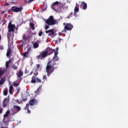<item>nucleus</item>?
I'll return each mask as SVG.
<instances>
[{
    "label": "nucleus",
    "mask_w": 128,
    "mask_h": 128,
    "mask_svg": "<svg viewBox=\"0 0 128 128\" xmlns=\"http://www.w3.org/2000/svg\"><path fill=\"white\" fill-rule=\"evenodd\" d=\"M59 58L57 56H54L52 60L49 61L46 66V72H47L48 76H50L54 72L55 69L57 68L54 67V66L56 64V62L58 61Z\"/></svg>",
    "instance_id": "nucleus-1"
},
{
    "label": "nucleus",
    "mask_w": 128,
    "mask_h": 128,
    "mask_svg": "<svg viewBox=\"0 0 128 128\" xmlns=\"http://www.w3.org/2000/svg\"><path fill=\"white\" fill-rule=\"evenodd\" d=\"M44 21L49 26H54L58 24L57 20H54L53 16H50L48 20H45Z\"/></svg>",
    "instance_id": "nucleus-2"
},
{
    "label": "nucleus",
    "mask_w": 128,
    "mask_h": 128,
    "mask_svg": "<svg viewBox=\"0 0 128 128\" xmlns=\"http://www.w3.org/2000/svg\"><path fill=\"white\" fill-rule=\"evenodd\" d=\"M34 76H32V78L31 83L36 84V82H41L42 80L38 78V77H36V76L38 74V72H36L34 73Z\"/></svg>",
    "instance_id": "nucleus-3"
},
{
    "label": "nucleus",
    "mask_w": 128,
    "mask_h": 128,
    "mask_svg": "<svg viewBox=\"0 0 128 128\" xmlns=\"http://www.w3.org/2000/svg\"><path fill=\"white\" fill-rule=\"evenodd\" d=\"M16 26L14 24H12V22H10L8 24V36L10 35V32H14V28Z\"/></svg>",
    "instance_id": "nucleus-4"
},
{
    "label": "nucleus",
    "mask_w": 128,
    "mask_h": 128,
    "mask_svg": "<svg viewBox=\"0 0 128 128\" xmlns=\"http://www.w3.org/2000/svg\"><path fill=\"white\" fill-rule=\"evenodd\" d=\"M74 28V26L71 24H66V26L64 28V30L62 31V33H64L66 32V30L68 31H70L72 30V29Z\"/></svg>",
    "instance_id": "nucleus-5"
},
{
    "label": "nucleus",
    "mask_w": 128,
    "mask_h": 128,
    "mask_svg": "<svg viewBox=\"0 0 128 128\" xmlns=\"http://www.w3.org/2000/svg\"><path fill=\"white\" fill-rule=\"evenodd\" d=\"M13 108L15 110V111L12 112V116H14V114L18 112L21 110V108L18 106H13Z\"/></svg>",
    "instance_id": "nucleus-6"
},
{
    "label": "nucleus",
    "mask_w": 128,
    "mask_h": 128,
    "mask_svg": "<svg viewBox=\"0 0 128 128\" xmlns=\"http://www.w3.org/2000/svg\"><path fill=\"white\" fill-rule=\"evenodd\" d=\"M58 4L60 5H62V4H61L58 2V1H56V2H54L52 3V8L55 11H57L58 10V8H56V6H58Z\"/></svg>",
    "instance_id": "nucleus-7"
},
{
    "label": "nucleus",
    "mask_w": 128,
    "mask_h": 128,
    "mask_svg": "<svg viewBox=\"0 0 128 128\" xmlns=\"http://www.w3.org/2000/svg\"><path fill=\"white\" fill-rule=\"evenodd\" d=\"M45 50H46V52L47 54H48V56H50V55L52 54L55 51L54 50H52V48H46Z\"/></svg>",
    "instance_id": "nucleus-8"
},
{
    "label": "nucleus",
    "mask_w": 128,
    "mask_h": 128,
    "mask_svg": "<svg viewBox=\"0 0 128 128\" xmlns=\"http://www.w3.org/2000/svg\"><path fill=\"white\" fill-rule=\"evenodd\" d=\"M41 58L40 59L42 60V58H45L46 57H47L48 55L47 54L46 50H44L40 54Z\"/></svg>",
    "instance_id": "nucleus-9"
},
{
    "label": "nucleus",
    "mask_w": 128,
    "mask_h": 128,
    "mask_svg": "<svg viewBox=\"0 0 128 128\" xmlns=\"http://www.w3.org/2000/svg\"><path fill=\"white\" fill-rule=\"evenodd\" d=\"M38 104V100H36L32 99L29 102V104L31 106Z\"/></svg>",
    "instance_id": "nucleus-10"
},
{
    "label": "nucleus",
    "mask_w": 128,
    "mask_h": 128,
    "mask_svg": "<svg viewBox=\"0 0 128 128\" xmlns=\"http://www.w3.org/2000/svg\"><path fill=\"white\" fill-rule=\"evenodd\" d=\"M46 33L48 34L49 36H52L54 35L55 32H54V30L52 29L46 31Z\"/></svg>",
    "instance_id": "nucleus-11"
},
{
    "label": "nucleus",
    "mask_w": 128,
    "mask_h": 128,
    "mask_svg": "<svg viewBox=\"0 0 128 128\" xmlns=\"http://www.w3.org/2000/svg\"><path fill=\"white\" fill-rule=\"evenodd\" d=\"M8 102V99L7 98H6L4 99L3 102H2V106L3 108H6V104Z\"/></svg>",
    "instance_id": "nucleus-12"
},
{
    "label": "nucleus",
    "mask_w": 128,
    "mask_h": 128,
    "mask_svg": "<svg viewBox=\"0 0 128 128\" xmlns=\"http://www.w3.org/2000/svg\"><path fill=\"white\" fill-rule=\"evenodd\" d=\"M24 72L22 71V70H20L18 73L17 76L18 78H20L23 76Z\"/></svg>",
    "instance_id": "nucleus-13"
},
{
    "label": "nucleus",
    "mask_w": 128,
    "mask_h": 128,
    "mask_svg": "<svg viewBox=\"0 0 128 128\" xmlns=\"http://www.w3.org/2000/svg\"><path fill=\"white\" fill-rule=\"evenodd\" d=\"M18 62L16 63V64H14L12 68L14 70H16L18 68Z\"/></svg>",
    "instance_id": "nucleus-14"
},
{
    "label": "nucleus",
    "mask_w": 128,
    "mask_h": 128,
    "mask_svg": "<svg viewBox=\"0 0 128 128\" xmlns=\"http://www.w3.org/2000/svg\"><path fill=\"white\" fill-rule=\"evenodd\" d=\"M74 12H75L77 13L79 12V5L76 3V6L74 8Z\"/></svg>",
    "instance_id": "nucleus-15"
},
{
    "label": "nucleus",
    "mask_w": 128,
    "mask_h": 128,
    "mask_svg": "<svg viewBox=\"0 0 128 128\" xmlns=\"http://www.w3.org/2000/svg\"><path fill=\"white\" fill-rule=\"evenodd\" d=\"M16 10H17V7H16V6H13L12 7L11 10H10V12H16Z\"/></svg>",
    "instance_id": "nucleus-16"
},
{
    "label": "nucleus",
    "mask_w": 128,
    "mask_h": 128,
    "mask_svg": "<svg viewBox=\"0 0 128 128\" xmlns=\"http://www.w3.org/2000/svg\"><path fill=\"white\" fill-rule=\"evenodd\" d=\"M6 80V78H1L0 80V86L2 85L4 83Z\"/></svg>",
    "instance_id": "nucleus-17"
},
{
    "label": "nucleus",
    "mask_w": 128,
    "mask_h": 128,
    "mask_svg": "<svg viewBox=\"0 0 128 128\" xmlns=\"http://www.w3.org/2000/svg\"><path fill=\"white\" fill-rule=\"evenodd\" d=\"M29 106H30V104H26V106L24 108V110H28V114H30V111L29 110Z\"/></svg>",
    "instance_id": "nucleus-18"
},
{
    "label": "nucleus",
    "mask_w": 128,
    "mask_h": 128,
    "mask_svg": "<svg viewBox=\"0 0 128 128\" xmlns=\"http://www.w3.org/2000/svg\"><path fill=\"white\" fill-rule=\"evenodd\" d=\"M82 4L83 5V10H86L87 8V4L85 2H82Z\"/></svg>",
    "instance_id": "nucleus-19"
},
{
    "label": "nucleus",
    "mask_w": 128,
    "mask_h": 128,
    "mask_svg": "<svg viewBox=\"0 0 128 128\" xmlns=\"http://www.w3.org/2000/svg\"><path fill=\"white\" fill-rule=\"evenodd\" d=\"M22 10H23L22 7H16V12H22Z\"/></svg>",
    "instance_id": "nucleus-20"
},
{
    "label": "nucleus",
    "mask_w": 128,
    "mask_h": 128,
    "mask_svg": "<svg viewBox=\"0 0 128 128\" xmlns=\"http://www.w3.org/2000/svg\"><path fill=\"white\" fill-rule=\"evenodd\" d=\"M39 46V44L38 42H35L33 44V48H36Z\"/></svg>",
    "instance_id": "nucleus-21"
},
{
    "label": "nucleus",
    "mask_w": 128,
    "mask_h": 128,
    "mask_svg": "<svg viewBox=\"0 0 128 128\" xmlns=\"http://www.w3.org/2000/svg\"><path fill=\"white\" fill-rule=\"evenodd\" d=\"M14 89V88L12 86H10V88H9V92L10 94H12V90Z\"/></svg>",
    "instance_id": "nucleus-22"
},
{
    "label": "nucleus",
    "mask_w": 128,
    "mask_h": 128,
    "mask_svg": "<svg viewBox=\"0 0 128 128\" xmlns=\"http://www.w3.org/2000/svg\"><path fill=\"white\" fill-rule=\"evenodd\" d=\"M4 92V95L6 96L8 95V89L7 88H6L3 92Z\"/></svg>",
    "instance_id": "nucleus-23"
},
{
    "label": "nucleus",
    "mask_w": 128,
    "mask_h": 128,
    "mask_svg": "<svg viewBox=\"0 0 128 128\" xmlns=\"http://www.w3.org/2000/svg\"><path fill=\"white\" fill-rule=\"evenodd\" d=\"M12 53V50L10 48L8 50V52H7V53H6V56L8 57L9 56L10 54Z\"/></svg>",
    "instance_id": "nucleus-24"
},
{
    "label": "nucleus",
    "mask_w": 128,
    "mask_h": 128,
    "mask_svg": "<svg viewBox=\"0 0 128 128\" xmlns=\"http://www.w3.org/2000/svg\"><path fill=\"white\" fill-rule=\"evenodd\" d=\"M30 26L32 30H35V28L34 27V24L33 23L30 22Z\"/></svg>",
    "instance_id": "nucleus-25"
},
{
    "label": "nucleus",
    "mask_w": 128,
    "mask_h": 128,
    "mask_svg": "<svg viewBox=\"0 0 128 128\" xmlns=\"http://www.w3.org/2000/svg\"><path fill=\"white\" fill-rule=\"evenodd\" d=\"M29 53H28V52H25L24 54H23V56L24 58H28V55Z\"/></svg>",
    "instance_id": "nucleus-26"
},
{
    "label": "nucleus",
    "mask_w": 128,
    "mask_h": 128,
    "mask_svg": "<svg viewBox=\"0 0 128 128\" xmlns=\"http://www.w3.org/2000/svg\"><path fill=\"white\" fill-rule=\"evenodd\" d=\"M9 114H10V111H9V110H8V111L6 112V114H4V118H5V117H8V116Z\"/></svg>",
    "instance_id": "nucleus-27"
},
{
    "label": "nucleus",
    "mask_w": 128,
    "mask_h": 128,
    "mask_svg": "<svg viewBox=\"0 0 128 128\" xmlns=\"http://www.w3.org/2000/svg\"><path fill=\"white\" fill-rule=\"evenodd\" d=\"M4 73V70L0 68V77L1 78Z\"/></svg>",
    "instance_id": "nucleus-28"
},
{
    "label": "nucleus",
    "mask_w": 128,
    "mask_h": 128,
    "mask_svg": "<svg viewBox=\"0 0 128 128\" xmlns=\"http://www.w3.org/2000/svg\"><path fill=\"white\" fill-rule=\"evenodd\" d=\"M16 102L18 104H22V100H16Z\"/></svg>",
    "instance_id": "nucleus-29"
},
{
    "label": "nucleus",
    "mask_w": 128,
    "mask_h": 128,
    "mask_svg": "<svg viewBox=\"0 0 128 128\" xmlns=\"http://www.w3.org/2000/svg\"><path fill=\"white\" fill-rule=\"evenodd\" d=\"M42 90V86H40L39 88H38L37 90L35 92V93H39V92Z\"/></svg>",
    "instance_id": "nucleus-30"
},
{
    "label": "nucleus",
    "mask_w": 128,
    "mask_h": 128,
    "mask_svg": "<svg viewBox=\"0 0 128 128\" xmlns=\"http://www.w3.org/2000/svg\"><path fill=\"white\" fill-rule=\"evenodd\" d=\"M42 79H43L44 80V82H42V83L44 84V82L45 81L44 80H47V78H46V75H44V76H43Z\"/></svg>",
    "instance_id": "nucleus-31"
},
{
    "label": "nucleus",
    "mask_w": 128,
    "mask_h": 128,
    "mask_svg": "<svg viewBox=\"0 0 128 128\" xmlns=\"http://www.w3.org/2000/svg\"><path fill=\"white\" fill-rule=\"evenodd\" d=\"M23 40L24 41L27 40V37L26 36L25 34H24L23 36Z\"/></svg>",
    "instance_id": "nucleus-32"
},
{
    "label": "nucleus",
    "mask_w": 128,
    "mask_h": 128,
    "mask_svg": "<svg viewBox=\"0 0 128 128\" xmlns=\"http://www.w3.org/2000/svg\"><path fill=\"white\" fill-rule=\"evenodd\" d=\"M30 50H31V48L30 47H28V50H27L26 52H28V54H30Z\"/></svg>",
    "instance_id": "nucleus-33"
},
{
    "label": "nucleus",
    "mask_w": 128,
    "mask_h": 128,
    "mask_svg": "<svg viewBox=\"0 0 128 128\" xmlns=\"http://www.w3.org/2000/svg\"><path fill=\"white\" fill-rule=\"evenodd\" d=\"M13 86H14V87H16V86H19V84H17V83H16V82H14V83L13 84Z\"/></svg>",
    "instance_id": "nucleus-34"
},
{
    "label": "nucleus",
    "mask_w": 128,
    "mask_h": 128,
    "mask_svg": "<svg viewBox=\"0 0 128 128\" xmlns=\"http://www.w3.org/2000/svg\"><path fill=\"white\" fill-rule=\"evenodd\" d=\"M9 64L8 62H6V68H8L9 66Z\"/></svg>",
    "instance_id": "nucleus-35"
},
{
    "label": "nucleus",
    "mask_w": 128,
    "mask_h": 128,
    "mask_svg": "<svg viewBox=\"0 0 128 128\" xmlns=\"http://www.w3.org/2000/svg\"><path fill=\"white\" fill-rule=\"evenodd\" d=\"M16 90H17V93H18V94H19V92L20 90V87L18 88H16Z\"/></svg>",
    "instance_id": "nucleus-36"
},
{
    "label": "nucleus",
    "mask_w": 128,
    "mask_h": 128,
    "mask_svg": "<svg viewBox=\"0 0 128 128\" xmlns=\"http://www.w3.org/2000/svg\"><path fill=\"white\" fill-rule=\"evenodd\" d=\"M27 100H28L27 98H23L22 101L24 102L27 101Z\"/></svg>",
    "instance_id": "nucleus-37"
},
{
    "label": "nucleus",
    "mask_w": 128,
    "mask_h": 128,
    "mask_svg": "<svg viewBox=\"0 0 128 128\" xmlns=\"http://www.w3.org/2000/svg\"><path fill=\"white\" fill-rule=\"evenodd\" d=\"M48 26V25H47V26H45V30H47L49 28H50V26Z\"/></svg>",
    "instance_id": "nucleus-38"
},
{
    "label": "nucleus",
    "mask_w": 128,
    "mask_h": 128,
    "mask_svg": "<svg viewBox=\"0 0 128 128\" xmlns=\"http://www.w3.org/2000/svg\"><path fill=\"white\" fill-rule=\"evenodd\" d=\"M58 52H54V56H57V55L58 54Z\"/></svg>",
    "instance_id": "nucleus-39"
},
{
    "label": "nucleus",
    "mask_w": 128,
    "mask_h": 128,
    "mask_svg": "<svg viewBox=\"0 0 128 128\" xmlns=\"http://www.w3.org/2000/svg\"><path fill=\"white\" fill-rule=\"evenodd\" d=\"M42 58V56H41V54H40V56H36V58L39 60H40V58Z\"/></svg>",
    "instance_id": "nucleus-40"
},
{
    "label": "nucleus",
    "mask_w": 128,
    "mask_h": 128,
    "mask_svg": "<svg viewBox=\"0 0 128 128\" xmlns=\"http://www.w3.org/2000/svg\"><path fill=\"white\" fill-rule=\"evenodd\" d=\"M42 35V32H40L38 34L39 36H41Z\"/></svg>",
    "instance_id": "nucleus-41"
},
{
    "label": "nucleus",
    "mask_w": 128,
    "mask_h": 128,
    "mask_svg": "<svg viewBox=\"0 0 128 128\" xmlns=\"http://www.w3.org/2000/svg\"><path fill=\"white\" fill-rule=\"evenodd\" d=\"M36 68L38 69L40 67V65L39 64H36Z\"/></svg>",
    "instance_id": "nucleus-42"
},
{
    "label": "nucleus",
    "mask_w": 128,
    "mask_h": 128,
    "mask_svg": "<svg viewBox=\"0 0 128 128\" xmlns=\"http://www.w3.org/2000/svg\"><path fill=\"white\" fill-rule=\"evenodd\" d=\"M2 108H0V114H2Z\"/></svg>",
    "instance_id": "nucleus-43"
},
{
    "label": "nucleus",
    "mask_w": 128,
    "mask_h": 128,
    "mask_svg": "<svg viewBox=\"0 0 128 128\" xmlns=\"http://www.w3.org/2000/svg\"><path fill=\"white\" fill-rule=\"evenodd\" d=\"M9 64L12 62L11 60H10L8 62H6Z\"/></svg>",
    "instance_id": "nucleus-44"
},
{
    "label": "nucleus",
    "mask_w": 128,
    "mask_h": 128,
    "mask_svg": "<svg viewBox=\"0 0 128 128\" xmlns=\"http://www.w3.org/2000/svg\"><path fill=\"white\" fill-rule=\"evenodd\" d=\"M73 14L72 12H71V13L69 14V16L72 17V14Z\"/></svg>",
    "instance_id": "nucleus-45"
},
{
    "label": "nucleus",
    "mask_w": 128,
    "mask_h": 128,
    "mask_svg": "<svg viewBox=\"0 0 128 128\" xmlns=\"http://www.w3.org/2000/svg\"><path fill=\"white\" fill-rule=\"evenodd\" d=\"M4 6H9V3H6V4H5Z\"/></svg>",
    "instance_id": "nucleus-46"
},
{
    "label": "nucleus",
    "mask_w": 128,
    "mask_h": 128,
    "mask_svg": "<svg viewBox=\"0 0 128 128\" xmlns=\"http://www.w3.org/2000/svg\"><path fill=\"white\" fill-rule=\"evenodd\" d=\"M58 50H59V48H56V52H58Z\"/></svg>",
    "instance_id": "nucleus-47"
},
{
    "label": "nucleus",
    "mask_w": 128,
    "mask_h": 128,
    "mask_svg": "<svg viewBox=\"0 0 128 128\" xmlns=\"http://www.w3.org/2000/svg\"><path fill=\"white\" fill-rule=\"evenodd\" d=\"M55 44H58V40H56L55 41Z\"/></svg>",
    "instance_id": "nucleus-48"
},
{
    "label": "nucleus",
    "mask_w": 128,
    "mask_h": 128,
    "mask_svg": "<svg viewBox=\"0 0 128 128\" xmlns=\"http://www.w3.org/2000/svg\"><path fill=\"white\" fill-rule=\"evenodd\" d=\"M6 12V11H2V14H4Z\"/></svg>",
    "instance_id": "nucleus-49"
},
{
    "label": "nucleus",
    "mask_w": 128,
    "mask_h": 128,
    "mask_svg": "<svg viewBox=\"0 0 128 128\" xmlns=\"http://www.w3.org/2000/svg\"><path fill=\"white\" fill-rule=\"evenodd\" d=\"M70 18V16H67V18L68 19H69V18Z\"/></svg>",
    "instance_id": "nucleus-50"
},
{
    "label": "nucleus",
    "mask_w": 128,
    "mask_h": 128,
    "mask_svg": "<svg viewBox=\"0 0 128 128\" xmlns=\"http://www.w3.org/2000/svg\"><path fill=\"white\" fill-rule=\"evenodd\" d=\"M60 40H61L60 38H58V41L59 42H60Z\"/></svg>",
    "instance_id": "nucleus-51"
},
{
    "label": "nucleus",
    "mask_w": 128,
    "mask_h": 128,
    "mask_svg": "<svg viewBox=\"0 0 128 128\" xmlns=\"http://www.w3.org/2000/svg\"><path fill=\"white\" fill-rule=\"evenodd\" d=\"M0 128H8V127H4V126H2Z\"/></svg>",
    "instance_id": "nucleus-52"
},
{
    "label": "nucleus",
    "mask_w": 128,
    "mask_h": 128,
    "mask_svg": "<svg viewBox=\"0 0 128 128\" xmlns=\"http://www.w3.org/2000/svg\"><path fill=\"white\" fill-rule=\"evenodd\" d=\"M32 74V72H30V75Z\"/></svg>",
    "instance_id": "nucleus-53"
},
{
    "label": "nucleus",
    "mask_w": 128,
    "mask_h": 128,
    "mask_svg": "<svg viewBox=\"0 0 128 128\" xmlns=\"http://www.w3.org/2000/svg\"><path fill=\"white\" fill-rule=\"evenodd\" d=\"M1 38H2V37H1V36L0 35V40H1Z\"/></svg>",
    "instance_id": "nucleus-54"
},
{
    "label": "nucleus",
    "mask_w": 128,
    "mask_h": 128,
    "mask_svg": "<svg viewBox=\"0 0 128 128\" xmlns=\"http://www.w3.org/2000/svg\"><path fill=\"white\" fill-rule=\"evenodd\" d=\"M8 122H8H4V123H5V124H6V122Z\"/></svg>",
    "instance_id": "nucleus-55"
},
{
    "label": "nucleus",
    "mask_w": 128,
    "mask_h": 128,
    "mask_svg": "<svg viewBox=\"0 0 128 128\" xmlns=\"http://www.w3.org/2000/svg\"><path fill=\"white\" fill-rule=\"evenodd\" d=\"M25 0V2H27V0Z\"/></svg>",
    "instance_id": "nucleus-56"
},
{
    "label": "nucleus",
    "mask_w": 128,
    "mask_h": 128,
    "mask_svg": "<svg viewBox=\"0 0 128 128\" xmlns=\"http://www.w3.org/2000/svg\"><path fill=\"white\" fill-rule=\"evenodd\" d=\"M8 39L9 38V36H8Z\"/></svg>",
    "instance_id": "nucleus-57"
},
{
    "label": "nucleus",
    "mask_w": 128,
    "mask_h": 128,
    "mask_svg": "<svg viewBox=\"0 0 128 128\" xmlns=\"http://www.w3.org/2000/svg\"><path fill=\"white\" fill-rule=\"evenodd\" d=\"M65 24H65V23H64V26Z\"/></svg>",
    "instance_id": "nucleus-58"
},
{
    "label": "nucleus",
    "mask_w": 128,
    "mask_h": 128,
    "mask_svg": "<svg viewBox=\"0 0 128 128\" xmlns=\"http://www.w3.org/2000/svg\"><path fill=\"white\" fill-rule=\"evenodd\" d=\"M0 49H1V50H2V48H0Z\"/></svg>",
    "instance_id": "nucleus-59"
},
{
    "label": "nucleus",
    "mask_w": 128,
    "mask_h": 128,
    "mask_svg": "<svg viewBox=\"0 0 128 128\" xmlns=\"http://www.w3.org/2000/svg\"><path fill=\"white\" fill-rule=\"evenodd\" d=\"M0 49H1V50H2V48H0Z\"/></svg>",
    "instance_id": "nucleus-60"
},
{
    "label": "nucleus",
    "mask_w": 128,
    "mask_h": 128,
    "mask_svg": "<svg viewBox=\"0 0 128 128\" xmlns=\"http://www.w3.org/2000/svg\"><path fill=\"white\" fill-rule=\"evenodd\" d=\"M4 23L6 24V22H4Z\"/></svg>",
    "instance_id": "nucleus-61"
},
{
    "label": "nucleus",
    "mask_w": 128,
    "mask_h": 128,
    "mask_svg": "<svg viewBox=\"0 0 128 128\" xmlns=\"http://www.w3.org/2000/svg\"><path fill=\"white\" fill-rule=\"evenodd\" d=\"M8 124H7V126H8Z\"/></svg>",
    "instance_id": "nucleus-62"
}]
</instances>
